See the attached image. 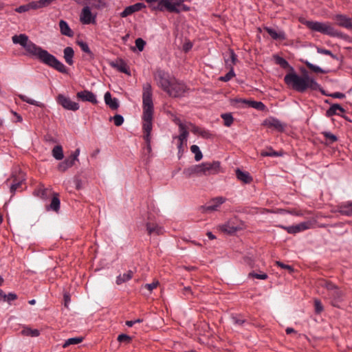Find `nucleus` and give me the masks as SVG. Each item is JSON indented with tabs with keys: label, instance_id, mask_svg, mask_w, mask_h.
<instances>
[{
	"label": "nucleus",
	"instance_id": "f257e3e1",
	"mask_svg": "<svg viewBox=\"0 0 352 352\" xmlns=\"http://www.w3.org/2000/svg\"><path fill=\"white\" fill-rule=\"evenodd\" d=\"M14 44H19L25 50L26 54L37 58L41 63L53 68L63 74H68L69 69L55 56L49 53L46 50L36 45L25 34L14 35L12 38Z\"/></svg>",
	"mask_w": 352,
	"mask_h": 352
},
{
	"label": "nucleus",
	"instance_id": "f03ea898",
	"mask_svg": "<svg viewBox=\"0 0 352 352\" xmlns=\"http://www.w3.org/2000/svg\"><path fill=\"white\" fill-rule=\"evenodd\" d=\"M301 72L302 76L298 75L296 72L287 74L284 77L285 83L299 93H305L307 89L317 91L320 85L309 76L305 69Z\"/></svg>",
	"mask_w": 352,
	"mask_h": 352
},
{
	"label": "nucleus",
	"instance_id": "7ed1b4c3",
	"mask_svg": "<svg viewBox=\"0 0 352 352\" xmlns=\"http://www.w3.org/2000/svg\"><path fill=\"white\" fill-rule=\"evenodd\" d=\"M308 29L313 32H320L331 37H336L351 42L352 38L349 35L336 30L329 22H320L302 19L300 21Z\"/></svg>",
	"mask_w": 352,
	"mask_h": 352
},
{
	"label": "nucleus",
	"instance_id": "20e7f679",
	"mask_svg": "<svg viewBox=\"0 0 352 352\" xmlns=\"http://www.w3.org/2000/svg\"><path fill=\"white\" fill-rule=\"evenodd\" d=\"M152 89L150 84H146L143 87V132H151L152 121L153 117V102L152 99Z\"/></svg>",
	"mask_w": 352,
	"mask_h": 352
},
{
	"label": "nucleus",
	"instance_id": "39448f33",
	"mask_svg": "<svg viewBox=\"0 0 352 352\" xmlns=\"http://www.w3.org/2000/svg\"><path fill=\"white\" fill-rule=\"evenodd\" d=\"M219 163L218 162H214L213 163L204 162L185 168L183 173L186 177H190L195 174L206 175L208 172L210 173L213 168L219 167Z\"/></svg>",
	"mask_w": 352,
	"mask_h": 352
},
{
	"label": "nucleus",
	"instance_id": "423d86ee",
	"mask_svg": "<svg viewBox=\"0 0 352 352\" xmlns=\"http://www.w3.org/2000/svg\"><path fill=\"white\" fill-rule=\"evenodd\" d=\"M155 79L157 85L163 91L166 92L170 88L172 81L170 80V75L164 70L158 69L155 74Z\"/></svg>",
	"mask_w": 352,
	"mask_h": 352
},
{
	"label": "nucleus",
	"instance_id": "0eeeda50",
	"mask_svg": "<svg viewBox=\"0 0 352 352\" xmlns=\"http://www.w3.org/2000/svg\"><path fill=\"white\" fill-rule=\"evenodd\" d=\"M138 223L140 227L144 225L147 234L150 236L160 235L164 232V228L155 221H151L149 216L148 217V221L145 223H143L142 221H138Z\"/></svg>",
	"mask_w": 352,
	"mask_h": 352
},
{
	"label": "nucleus",
	"instance_id": "6e6552de",
	"mask_svg": "<svg viewBox=\"0 0 352 352\" xmlns=\"http://www.w3.org/2000/svg\"><path fill=\"white\" fill-rule=\"evenodd\" d=\"M188 89L187 86L184 82L174 80L172 81L166 93L171 97L178 98L183 96Z\"/></svg>",
	"mask_w": 352,
	"mask_h": 352
},
{
	"label": "nucleus",
	"instance_id": "1a4fd4ad",
	"mask_svg": "<svg viewBox=\"0 0 352 352\" xmlns=\"http://www.w3.org/2000/svg\"><path fill=\"white\" fill-rule=\"evenodd\" d=\"M231 102L234 105L236 104H246L250 107H252L259 111H265L266 106L261 101H255L252 100H247L244 98H235L232 99Z\"/></svg>",
	"mask_w": 352,
	"mask_h": 352
},
{
	"label": "nucleus",
	"instance_id": "9d476101",
	"mask_svg": "<svg viewBox=\"0 0 352 352\" xmlns=\"http://www.w3.org/2000/svg\"><path fill=\"white\" fill-rule=\"evenodd\" d=\"M263 125L267 126L269 129L276 131L277 132H283L285 130L286 124L282 123L279 120L270 117L265 119Z\"/></svg>",
	"mask_w": 352,
	"mask_h": 352
},
{
	"label": "nucleus",
	"instance_id": "9b49d317",
	"mask_svg": "<svg viewBox=\"0 0 352 352\" xmlns=\"http://www.w3.org/2000/svg\"><path fill=\"white\" fill-rule=\"evenodd\" d=\"M313 226V223L311 221L300 222L298 224L290 226H281L289 234H296L300 232L309 230Z\"/></svg>",
	"mask_w": 352,
	"mask_h": 352
},
{
	"label": "nucleus",
	"instance_id": "f8f14e48",
	"mask_svg": "<svg viewBox=\"0 0 352 352\" xmlns=\"http://www.w3.org/2000/svg\"><path fill=\"white\" fill-rule=\"evenodd\" d=\"M56 101L65 109L76 111L79 109L78 103L72 101L69 97H66L63 94L58 95Z\"/></svg>",
	"mask_w": 352,
	"mask_h": 352
},
{
	"label": "nucleus",
	"instance_id": "ddd939ff",
	"mask_svg": "<svg viewBox=\"0 0 352 352\" xmlns=\"http://www.w3.org/2000/svg\"><path fill=\"white\" fill-rule=\"evenodd\" d=\"M226 199L223 197H217L212 199L209 202H208L205 206H202L203 210L204 212H214L217 211L219 208L225 203Z\"/></svg>",
	"mask_w": 352,
	"mask_h": 352
},
{
	"label": "nucleus",
	"instance_id": "4468645a",
	"mask_svg": "<svg viewBox=\"0 0 352 352\" xmlns=\"http://www.w3.org/2000/svg\"><path fill=\"white\" fill-rule=\"evenodd\" d=\"M96 14L93 15L89 6H85L81 11L80 15V21L82 24H94L96 23Z\"/></svg>",
	"mask_w": 352,
	"mask_h": 352
},
{
	"label": "nucleus",
	"instance_id": "2eb2a0df",
	"mask_svg": "<svg viewBox=\"0 0 352 352\" xmlns=\"http://www.w3.org/2000/svg\"><path fill=\"white\" fill-rule=\"evenodd\" d=\"M173 120L174 122L179 126V132H202L200 131L199 127H197L195 125L190 122H183L179 118H175Z\"/></svg>",
	"mask_w": 352,
	"mask_h": 352
},
{
	"label": "nucleus",
	"instance_id": "dca6fc26",
	"mask_svg": "<svg viewBox=\"0 0 352 352\" xmlns=\"http://www.w3.org/2000/svg\"><path fill=\"white\" fill-rule=\"evenodd\" d=\"M331 304L333 307H340L341 303L344 301V296L343 292L338 288L327 294Z\"/></svg>",
	"mask_w": 352,
	"mask_h": 352
},
{
	"label": "nucleus",
	"instance_id": "f3484780",
	"mask_svg": "<svg viewBox=\"0 0 352 352\" xmlns=\"http://www.w3.org/2000/svg\"><path fill=\"white\" fill-rule=\"evenodd\" d=\"M146 8V5L144 3H136L133 5L127 6L120 13V16L122 18L126 17L133 13L140 11L143 8Z\"/></svg>",
	"mask_w": 352,
	"mask_h": 352
},
{
	"label": "nucleus",
	"instance_id": "a211bd4d",
	"mask_svg": "<svg viewBox=\"0 0 352 352\" xmlns=\"http://www.w3.org/2000/svg\"><path fill=\"white\" fill-rule=\"evenodd\" d=\"M335 19L338 25L349 30L352 29V19L346 15L341 14H336L335 16Z\"/></svg>",
	"mask_w": 352,
	"mask_h": 352
},
{
	"label": "nucleus",
	"instance_id": "6ab92c4d",
	"mask_svg": "<svg viewBox=\"0 0 352 352\" xmlns=\"http://www.w3.org/2000/svg\"><path fill=\"white\" fill-rule=\"evenodd\" d=\"M110 65L120 72L126 74L129 76L131 75V72L126 63L122 59H117L116 61L111 62Z\"/></svg>",
	"mask_w": 352,
	"mask_h": 352
},
{
	"label": "nucleus",
	"instance_id": "aec40b11",
	"mask_svg": "<svg viewBox=\"0 0 352 352\" xmlns=\"http://www.w3.org/2000/svg\"><path fill=\"white\" fill-rule=\"evenodd\" d=\"M76 96L82 101H87L93 104H97L98 102L96 95L93 92L88 90H84L78 92Z\"/></svg>",
	"mask_w": 352,
	"mask_h": 352
},
{
	"label": "nucleus",
	"instance_id": "412c9836",
	"mask_svg": "<svg viewBox=\"0 0 352 352\" xmlns=\"http://www.w3.org/2000/svg\"><path fill=\"white\" fill-rule=\"evenodd\" d=\"M338 211L342 215L352 217V201H346L339 204Z\"/></svg>",
	"mask_w": 352,
	"mask_h": 352
},
{
	"label": "nucleus",
	"instance_id": "4be33fe9",
	"mask_svg": "<svg viewBox=\"0 0 352 352\" xmlns=\"http://www.w3.org/2000/svg\"><path fill=\"white\" fill-rule=\"evenodd\" d=\"M264 30L274 40L284 41L286 39L285 34L283 31L277 32L275 29L270 27H265Z\"/></svg>",
	"mask_w": 352,
	"mask_h": 352
},
{
	"label": "nucleus",
	"instance_id": "5701e85b",
	"mask_svg": "<svg viewBox=\"0 0 352 352\" xmlns=\"http://www.w3.org/2000/svg\"><path fill=\"white\" fill-rule=\"evenodd\" d=\"M13 177V182L10 185V190L12 195H14L15 192L21 188L22 183L25 181L24 175L21 173H20V176L17 178L14 175Z\"/></svg>",
	"mask_w": 352,
	"mask_h": 352
},
{
	"label": "nucleus",
	"instance_id": "b1692460",
	"mask_svg": "<svg viewBox=\"0 0 352 352\" xmlns=\"http://www.w3.org/2000/svg\"><path fill=\"white\" fill-rule=\"evenodd\" d=\"M219 228L222 232L229 234H234L236 231L240 230V228L239 226H234L231 221L220 225Z\"/></svg>",
	"mask_w": 352,
	"mask_h": 352
},
{
	"label": "nucleus",
	"instance_id": "393cba45",
	"mask_svg": "<svg viewBox=\"0 0 352 352\" xmlns=\"http://www.w3.org/2000/svg\"><path fill=\"white\" fill-rule=\"evenodd\" d=\"M345 109L339 104H332L326 111V116L331 117L334 115H340V113H344Z\"/></svg>",
	"mask_w": 352,
	"mask_h": 352
},
{
	"label": "nucleus",
	"instance_id": "a878e982",
	"mask_svg": "<svg viewBox=\"0 0 352 352\" xmlns=\"http://www.w3.org/2000/svg\"><path fill=\"white\" fill-rule=\"evenodd\" d=\"M59 28H60V32L61 34L64 36H67L68 37H73L74 36V32L69 26L67 21L64 20H60L59 21Z\"/></svg>",
	"mask_w": 352,
	"mask_h": 352
},
{
	"label": "nucleus",
	"instance_id": "bb28decb",
	"mask_svg": "<svg viewBox=\"0 0 352 352\" xmlns=\"http://www.w3.org/2000/svg\"><path fill=\"white\" fill-rule=\"evenodd\" d=\"M104 101L107 105L112 110H116L119 107V103L117 98H111L110 92L107 91L104 94Z\"/></svg>",
	"mask_w": 352,
	"mask_h": 352
},
{
	"label": "nucleus",
	"instance_id": "cd10ccee",
	"mask_svg": "<svg viewBox=\"0 0 352 352\" xmlns=\"http://www.w3.org/2000/svg\"><path fill=\"white\" fill-rule=\"evenodd\" d=\"M76 44L80 47L81 50L86 53L89 56V60H92L95 58V55L93 53V52L90 50L88 44L82 41V40H77Z\"/></svg>",
	"mask_w": 352,
	"mask_h": 352
},
{
	"label": "nucleus",
	"instance_id": "c85d7f7f",
	"mask_svg": "<svg viewBox=\"0 0 352 352\" xmlns=\"http://www.w3.org/2000/svg\"><path fill=\"white\" fill-rule=\"evenodd\" d=\"M188 134L189 133H179V135L177 137L178 142L177 146L179 154L184 152V148L187 145Z\"/></svg>",
	"mask_w": 352,
	"mask_h": 352
},
{
	"label": "nucleus",
	"instance_id": "c756f323",
	"mask_svg": "<svg viewBox=\"0 0 352 352\" xmlns=\"http://www.w3.org/2000/svg\"><path fill=\"white\" fill-rule=\"evenodd\" d=\"M236 176L239 180L244 182L245 184H250L252 180V178L248 172L243 171L239 168L236 170Z\"/></svg>",
	"mask_w": 352,
	"mask_h": 352
},
{
	"label": "nucleus",
	"instance_id": "7c9ffc66",
	"mask_svg": "<svg viewBox=\"0 0 352 352\" xmlns=\"http://www.w3.org/2000/svg\"><path fill=\"white\" fill-rule=\"evenodd\" d=\"M64 58L69 65L74 64V51L72 47H66L63 50Z\"/></svg>",
	"mask_w": 352,
	"mask_h": 352
},
{
	"label": "nucleus",
	"instance_id": "2f4dec72",
	"mask_svg": "<svg viewBox=\"0 0 352 352\" xmlns=\"http://www.w3.org/2000/svg\"><path fill=\"white\" fill-rule=\"evenodd\" d=\"M275 62L277 65H279L283 69H289L291 72L294 73L295 72L294 69L293 67L290 66L289 63L283 57H280L278 55H276L274 56Z\"/></svg>",
	"mask_w": 352,
	"mask_h": 352
},
{
	"label": "nucleus",
	"instance_id": "473e14b6",
	"mask_svg": "<svg viewBox=\"0 0 352 352\" xmlns=\"http://www.w3.org/2000/svg\"><path fill=\"white\" fill-rule=\"evenodd\" d=\"M133 272L131 270H129L126 273L123 274H120L116 277V283L117 285H121L124 283H126L131 280L133 277Z\"/></svg>",
	"mask_w": 352,
	"mask_h": 352
},
{
	"label": "nucleus",
	"instance_id": "72a5a7b5",
	"mask_svg": "<svg viewBox=\"0 0 352 352\" xmlns=\"http://www.w3.org/2000/svg\"><path fill=\"white\" fill-rule=\"evenodd\" d=\"M60 199L58 197V195L56 194L52 197L50 204L47 206V210L58 212L60 209Z\"/></svg>",
	"mask_w": 352,
	"mask_h": 352
},
{
	"label": "nucleus",
	"instance_id": "f704fd0d",
	"mask_svg": "<svg viewBox=\"0 0 352 352\" xmlns=\"http://www.w3.org/2000/svg\"><path fill=\"white\" fill-rule=\"evenodd\" d=\"M143 139L146 143V146L144 148V153L145 155H151L152 152L151 140V133H145L143 135Z\"/></svg>",
	"mask_w": 352,
	"mask_h": 352
},
{
	"label": "nucleus",
	"instance_id": "c9c22d12",
	"mask_svg": "<svg viewBox=\"0 0 352 352\" xmlns=\"http://www.w3.org/2000/svg\"><path fill=\"white\" fill-rule=\"evenodd\" d=\"M300 61L302 63H303L310 70H311L312 72H314L315 73H317V74H318V73H320V74H327V73H328L327 70H324V69H322L321 67L311 63L308 60H304L302 59H300Z\"/></svg>",
	"mask_w": 352,
	"mask_h": 352
},
{
	"label": "nucleus",
	"instance_id": "e433bc0d",
	"mask_svg": "<svg viewBox=\"0 0 352 352\" xmlns=\"http://www.w3.org/2000/svg\"><path fill=\"white\" fill-rule=\"evenodd\" d=\"M75 162L69 157L66 158L63 162H60L58 166V170L64 172L69 168L72 167L74 164Z\"/></svg>",
	"mask_w": 352,
	"mask_h": 352
},
{
	"label": "nucleus",
	"instance_id": "4c0bfd02",
	"mask_svg": "<svg viewBox=\"0 0 352 352\" xmlns=\"http://www.w3.org/2000/svg\"><path fill=\"white\" fill-rule=\"evenodd\" d=\"M52 155L57 160H61L64 157L62 146L56 145L52 149Z\"/></svg>",
	"mask_w": 352,
	"mask_h": 352
},
{
	"label": "nucleus",
	"instance_id": "58836bf2",
	"mask_svg": "<svg viewBox=\"0 0 352 352\" xmlns=\"http://www.w3.org/2000/svg\"><path fill=\"white\" fill-rule=\"evenodd\" d=\"M21 333L25 336L38 337L40 335V332L38 329H32L29 327H25L22 331Z\"/></svg>",
	"mask_w": 352,
	"mask_h": 352
},
{
	"label": "nucleus",
	"instance_id": "ea45409f",
	"mask_svg": "<svg viewBox=\"0 0 352 352\" xmlns=\"http://www.w3.org/2000/svg\"><path fill=\"white\" fill-rule=\"evenodd\" d=\"M82 341V337H74L70 338L66 340L63 345L64 348L69 346V345H75L80 343Z\"/></svg>",
	"mask_w": 352,
	"mask_h": 352
},
{
	"label": "nucleus",
	"instance_id": "a19ab883",
	"mask_svg": "<svg viewBox=\"0 0 352 352\" xmlns=\"http://www.w3.org/2000/svg\"><path fill=\"white\" fill-rule=\"evenodd\" d=\"M190 150H191L192 153L195 154V161L199 162L202 159V157H203L202 153H201L199 147L197 145L194 144V145L191 146Z\"/></svg>",
	"mask_w": 352,
	"mask_h": 352
},
{
	"label": "nucleus",
	"instance_id": "79ce46f5",
	"mask_svg": "<svg viewBox=\"0 0 352 352\" xmlns=\"http://www.w3.org/2000/svg\"><path fill=\"white\" fill-rule=\"evenodd\" d=\"M91 7L97 10H102L107 7L106 0H93Z\"/></svg>",
	"mask_w": 352,
	"mask_h": 352
},
{
	"label": "nucleus",
	"instance_id": "37998d69",
	"mask_svg": "<svg viewBox=\"0 0 352 352\" xmlns=\"http://www.w3.org/2000/svg\"><path fill=\"white\" fill-rule=\"evenodd\" d=\"M19 98L23 102H25L30 104H32V105H34V106H36V107H41L43 104L38 102V101H36L33 99H31V98H29L28 97H27L25 95H22V94H20L19 95Z\"/></svg>",
	"mask_w": 352,
	"mask_h": 352
},
{
	"label": "nucleus",
	"instance_id": "c03bdc74",
	"mask_svg": "<svg viewBox=\"0 0 352 352\" xmlns=\"http://www.w3.org/2000/svg\"><path fill=\"white\" fill-rule=\"evenodd\" d=\"M261 155L263 157H279L282 156V153L273 151L272 148H269L267 151H263Z\"/></svg>",
	"mask_w": 352,
	"mask_h": 352
},
{
	"label": "nucleus",
	"instance_id": "a18cd8bd",
	"mask_svg": "<svg viewBox=\"0 0 352 352\" xmlns=\"http://www.w3.org/2000/svg\"><path fill=\"white\" fill-rule=\"evenodd\" d=\"M235 76V73L234 72V69H233V67L232 65H230V71L225 75V76H220L219 80L220 81H223V82H228L229 81L232 77H234Z\"/></svg>",
	"mask_w": 352,
	"mask_h": 352
},
{
	"label": "nucleus",
	"instance_id": "49530a36",
	"mask_svg": "<svg viewBox=\"0 0 352 352\" xmlns=\"http://www.w3.org/2000/svg\"><path fill=\"white\" fill-rule=\"evenodd\" d=\"M110 120H113L116 126H121L124 122V118L120 114H116L113 117L110 118Z\"/></svg>",
	"mask_w": 352,
	"mask_h": 352
},
{
	"label": "nucleus",
	"instance_id": "de8ad7c7",
	"mask_svg": "<svg viewBox=\"0 0 352 352\" xmlns=\"http://www.w3.org/2000/svg\"><path fill=\"white\" fill-rule=\"evenodd\" d=\"M221 118L223 120L224 124L227 126H229L233 122V117L231 113H223L221 115Z\"/></svg>",
	"mask_w": 352,
	"mask_h": 352
},
{
	"label": "nucleus",
	"instance_id": "09e8293b",
	"mask_svg": "<svg viewBox=\"0 0 352 352\" xmlns=\"http://www.w3.org/2000/svg\"><path fill=\"white\" fill-rule=\"evenodd\" d=\"M317 52L322 54L330 56L332 58L338 60L336 55L333 54L331 50L322 47H317Z\"/></svg>",
	"mask_w": 352,
	"mask_h": 352
},
{
	"label": "nucleus",
	"instance_id": "8fccbe9b",
	"mask_svg": "<svg viewBox=\"0 0 352 352\" xmlns=\"http://www.w3.org/2000/svg\"><path fill=\"white\" fill-rule=\"evenodd\" d=\"M135 46L140 52L144 50V46L146 45V41L142 38H138L135 40Z\"/></svg>",
	"mask_w": 352,
	"mask_h": 352
},
{
	"label": "nucleus",
	"instance_id": "3c124183",
	"mask_svg": "<svg viewBox=\"0 0 352 352\" xmlns=\"http://www.w3.org/2000/svg\"><path fill=\"white\" fill-rule=\"evenodd\" d=\"M248 276H249V277L256 278L261 279V280H265L268 277L267 274L265 273L258 274V273H255L254 272H250Z\"/></svg>",
	"mask_w": 352,
	"mask_h": 352
},
{
	"label": "nucleus",
	"instance_id": "603ef678",
	"mask_svg": "<svg viewBox=\"0 0 352 352\" xmlns=\"http://www.w3.org/2000/svg\"><path fill=\"white\" fill-rule=\"evenodd\" d=\"M314 307H315V312L316 314H320L323 311V306L318 299L314 300Z\"/></svg>",
	"mask_w": 352,
	"mask_h": 352
},
{
	"label": "nucleus",
	"instance_id": "864d4df0",
	"mask_svg": "<svg viewBox=\"0 0 352 352\" xmlns=\"http://www.w3.org/2000/svg\"><path fill=\"white\" fill-rule=\"evenodd\" d=\"M118 340L120 342L129 343L130 341L131 340V337L126 334L122 333L118 336Z\"/></svg>",
	"mask_w": 352,
	"mask_h": 352
},
{
	"label": "nucleus",
	"instance_id": "5fc2aeb1",
	"mask_svg": "<svg viewBox=\"0 0 352 352\" xmlns=\"http://www.w3.org/2000/svg\"><path fill=\"white\" fill-rule=\"evenodd\" d=\"M158 284V281L153 282L151 283H147L144 285V288L146 289L148 291V294H151L153 289L157 287Z\"/></svg>",
	"mask_w": 352,
	"mask_h": 352
},
{
	"label": "nucleus",
	"instance_id": "6e6d98bb",
	"mask_svg": "<svg viewBox=\"0 0 352 352\" xmlns=\"http://www.w3.org/2000/svg\"><path fill=\"white\" fill-rule=\"evenodd\" d=\"M324 287L327 289V292H328L327 294L331 293L332 291H334V290H336L337 289H338V287L336 285H334L333 283H332L331 282H327L324 284Z\"/></svg>",
	"mask_w": 352,
	"mask_h": 352
},
{
	"label": "nucleus",
	"instance_id": "4d7b16f0",
	"mask_svg": "<svg viewBox=\"0 0 352 352\" xmlns=\"http://www.w3.org/2000/svg\"><path fill=\"white\" fill-rule=\"evenodd\" d=\"M28 6L30 10H37L42 8L41 4L39 3V0L28 3Z\"/></svg>",
	"mask_w": 352,
	"mask_h": 352
},
{
	"label": "nucleus",
	"instance_id": "13d9d810",
	"mask_svg": "<svg viewBox=\"0 0 352 352\" xmlns=\"http://www.w3.org/2000/svg\"><path fill=\"white\" fill-rule=\"evenodd\" d=\"M232 322L236 324V325H239V326H241L245 322V320L242 319V318H239L238 316H232Z\"/></svg>",
	"mask_w": 352,
	"mask_h": 352
},
{
	"label": "nucleus",
	"instance_id": "bf43d9fd",
	"mask_svg": "<svg viewBox=\"0 0 352 352\" xmlns=\"http://www.w3.org/2000/svg\"><path fill=\"white\" fill-rule=\"evenodd\" d=\"M29 10H30V9H29L28 3L21 5L15 9V11L19 13L25 12Z\"/></svg>",
	"mask_w": 352,
	"mask_h": 352
},
{
	"label": "nucleus",
	"instance_id": "052dcab7",
	"mask_svg": "<svg viewBox=\"0 0 352 352\" xmlns=\"http://www.w3.org/2000/svg\"><path fill=\"white\" fill-rule=\"evenodd\" d=\"M17 298V296L14 293H9L8 294H6L5 301H7L8 303H10L12 301L16 300Z\"/></svg>",
	"mask_w": 352,
	"mask_h": 352
},
{
	"label": "nucleus",
	"instance_id": "680f3d73",
	"mask_svg": "<svg viewBox=\"0 0 352 352\" xmlns=\"http://www.w3.org/2000/svg\"><path fill=\"white\" fill-rule=\"evenodd\" d=\"M230 52V58L231 59V62L232 65H235L237 62V56L234 53V50L232 49H229Z\"/></svg>",
	"mask_w": 352,
	"mask_h": 352
},
{
	"label": "nucleus",
	"instance_id": "e2e57ef3",
	"mask_svg": "<svg viewBox=\"0 0 352 352\" xmlns=\"http://www.w3.org/2000/svg\"><path fill=\"white\" fill-rule=\"evenodd\" d=\"M327 140H329V142H333L338 140L336 135L333 133H324Z\"/></svg>",
	"mask_w": 352,
	"mask_h": 352
},
{
	"label": "nucleus",
	"instance_id": "0e129e2a",
	"mask_svg": "<svg viewBox=\"0 0 352 352\" xmlns=\"http://www.w3.org/2000/svg\"><path fill=\"white\" fill-rule=\"evenodd\" d=\"M329 96L333 98L342 99L345 98V94L341 92H334L333 94H330Z\"/></svg>",
	"mask_w": 352,
	"mask_h": 352
},
{
	"label": "nucleus",
	"instance_id": "69168bd1",
	"mask_svg": "<svg viewBox=\"0 0 352 352\" xmlns=\"http://www.w3.org/2000/svg\"><path fill=\"white\" fill-rule=\"evenodd\" d=\"M63 297H64V305H65V307L67 308L69 307V305L70 302H71L70 296H69V294L65 293L64 294Z\"/></svg>",
	"mask_w": 352,
	"mask_h": 352
},
{
	"label": "nucleus",
	"instance_id": "338daca9",
	"mask_svg": "<svg viewBox=\"0 0 352 352\" xmlns=\"http://www.w3.org/2000/svg\"><path fill=\"white\" fill-rule=\"evenodd\" d=\"M192 47V44L189 41L186 42L183 45V51L188 52Z\"/></svg>",
	"mask_w": 352,
	"mask_h": 352
},
{
	"label": "nucleus",
	"instance_id": "774afa93",
	"mask_svg": "<svg viewBox=\"0 0 352 352\" xmlns=\"http://www.w3.org/2000/svg\"><path fill=\"white\" fill-rule=\"evenodd\" d=\"M79 154L80 149L77 148L69 157L73 160V161L76 162V160H78V157L79 156Z\"/></svg>",
	"mask_w": 352,
	"mask_h": 352
}]
</instances>
